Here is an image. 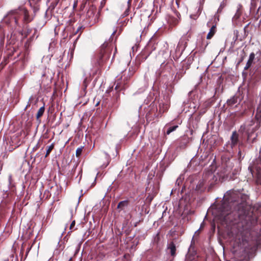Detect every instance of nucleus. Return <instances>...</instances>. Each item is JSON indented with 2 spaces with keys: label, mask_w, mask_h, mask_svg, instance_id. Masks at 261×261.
Listing matches in <instances>:
<instances>
[{
  "label": "nucleus",
  "mask_w": 261,
  "mask_h": 261,
  "mask_svg": "<svg viewBox=\"0 0 261 261\" xmlns=\"http://www.w3.org/2000/svg\"><path fill=\"white\" fill-rule=\"evenodd\" d=\"M174 6L173 5V4H172V6L171 7V9L172 10L173 12L175 13L176 16H177V17L179 18V14H178L177 11L175 9L174 10Z\"/></svg>",
  "instance_id": "nucleus-25"
},
{
  "label": "nucleus",
  "mask_w": 261,
  "mask_h": 261,
  "mask_svg": "<svg viewBox=\"0 0 261 261\" xmlns=\"http://www.w3.org/2000/svg\"><path fill=\"white\" fill-rule=\"evenodd\" d=\"M170 67L168 63L165 61L162 63L160 68L155 72V77L157 81L162 83H166L168 77L170 75Z\"/></svg>",
  "instance_id": "nucleus-1"
},
{
  "label": "nucleus",
  "mask_w": 261,
  "mask_h": 261,
  "mask_svg": "<svg viewBox=\"0 0 261 261\" xmlns=\"http://www.w3.org/2000/svg\"><path fill=\"white\" fill-rule=\"evenodd\" d=\"M19 12L23 15V19L25 22H29L32 20V19L30 17L28 11L26 9L22 8L19 10Z\"/></svg>",
  "instance_id": "nucleus-8"
},
{
  "label": "nucleus",
  "mask_w": 261,
  "mask_h": 261,
  "mask_svg": "<svg viewBox=\"0 0 261 261\" xmlns=\"http://www.w3.org/2000/svg\"><path fill=\"white\" fill-rule=\"evenodd\" d=\"M177 192V194H178L179 193V189H175L174 190L173 189L172 191H171V194H172L173 193V192Z\"/></svg>",
  "instance_id": "nucleus-29"
},
{
  "label": "nucleus",
  "mask_w": 261,
  "mask_h": 261,
  "mask_svg": "<svg viewBox=\"0 0 261 261\" xmlns=\"http://www.w3.org/2000/svg\"><path fill=\"white\" fill-rule=\"evenodd\" d=\"M8 190H4V192H5V193L7 192H8Z\"/></svg>",
  "instance_id": "nucleus-41"
},
{
  "label": "nucleus",
  "mask_w": 261,
  "mask_h": 261,
  "mask_svg": "<svg viewBox=\"0 0 261 261\" xmlns=\"http://www.w3.org/2000/svg\"><path fill=\"white\" fill-rule=\"evenodd\" d=\"M177 207L178 208L179 207V201L177 203Z\"/></svg>",
  "instance_id": "nucleus-39"
},
{
  "label": "nucleus",
  "mask_w": 261,
  "mask_h": 261,
  "mask_svg": "<svg viewBox=\"0 0 261 261\" xmlns=\"http://www.w3.org/2000/svg\"><path fill=\"white\" fill-rule=\"evenodd\" d=\"M144 79L145 80H146L147 79V73H146L144 74Z\"/></svg>",
  "instance_id": "nucleus-38"
},
{
  "label": "nucleus",
  "mask_w": 261,
  "mask_h": 261,
  "mask_svg": "<svg viewBox=\"0 0 261 261\" xmlns=\"http://www.w3.org/2000/svg\"><path fill=\"white\" fill-rule=\"evenodd\" d=\"M179 176L177 178V179H176V184L179 186Z\"/></svg>",
  "instance_id": "nucleus-32"
},
{
  "label": "nucleus",
  "mask_w": 261,
  "mask_h": 261,
  "mask_svg": "<svg viewBox=\"0 0 261 261\" xmlns=\"http://www.w3.org/2000/svg\"><path fill=\"white\" fill-rule=\"evenodd\" d=\"M152 38L150 39L149 43H151V42L152 41Z\"/></svg>",
  "instance_id": "nucleus-40"
},
{
  "label": "nucleus",
  "mask_w": 261,
  "mask_h": 261,
  "mask_svg": "<svg viewBox=\"0 0 261 261\" xmlns=\"http://www.w3.org/2000/svg\"><path fill=\"white\" fill-rule=\"evenodd\" d=\"M128 204L127 200H123L119 202L117 205L118 208H123V207L126 206Z\"/></svg>",
  "instance_id": "nucleus-16"
},
{
  "label": "nucleus",
  "mask_w": 261,
  "mask_h": 261,
  "mask_svg": "<svg viewBox=\"0 0 261 261\" xmlns=\"http://www.w3.org/2000/svg\"><path fill=\"white\" fill-rule=\"evenodd\" d=\"M126 84L125 82L120 81V79H118L116 82V85L115 88V90L116 92V95L114 98V100L116 102H117L119 97V94L118 93V92L123 90L125 89V85Z\"/></svg>",
  "instance_id": "nucleus-6"
},
{
  "label": "nucleus",
  "mask_w": 261,
  "mask_h": 261,
  "mask_svg": "<svg viewBox=\"0 0 261 261\" xmlns=\"http://www.w3.org/2000/svg\"><path fill=\"white\" fill-rule=\"evenodd\" d=\"M8 182H9V189H11L14 187V185L12 184V176L11 174H9L8 176Z\"/></svg>",
  "instance_id": "nucleus-20"
},
{
  "label": "nucleus",
  "mask_w": 261,
  "mask_h": 261,
  "mask_svg": "<svg viewBox=\"0 0 261 261\" xmlns=\"http://www.w3.org/2000/svg\"><path fill=\"white\" fill-rule=\"evenodd\" d=\"M96 10L94 8L88 9L86 14V18L90 25H92L98 21V13L96 14Z\"/></svg>",
  "instance_id": "nucleus-5"
},
{
  "label": "nucleus",
  "mask_w": 261,
  "mask_h": 261,
  "mask_svg": "<svg viewBox=\"0 0 261 261\" xmlns=\"http://www.w3.org/2000/svg\"><path fill=\"white\" fill-rule=\"evenodd\" d=\"M239 140V135L237 134L236 131H234L232 132L231 136L230 137V141H231V146L232 147L233 146L236 145L238 142Z\"/></svg>",
  "instance_id": "nucleus-7"
},
{
  "label": "nucleus",
  "mask_w": 261,
  "mask_h": 261,
  "mask_svg": "<svg viewBox=\"0 0 261 261\" xmlns=\"http://www.w3.org/2000/svg\"><path fill=\"white\" fill-rule=\"evenodd\" d=\"M237 102V98L234 97L227 100V103L228 105H233L236 103Z\"/></svg>",
  "instance_id": "nucleus-21"
},
{
  "label": "nucleus",
  "mask_w": 261,
  "mask_h": 261,
  "mask_svg": "<svg viewBox=\"0 0 261 261\" xmlns=\"http://www.w3.org/2000/svg\"><path fill=\"white\" fill-rule=\"evenodd\" d=\"M175 4L177 8L179 7V0H175Z\"/></svg>",
  "instance_id": "nucleus-31"
},
{
  "label": "nucleus",
  "mask_w": 261,
  "mask_h": 261,
  "mask_svg": "<svg viewBox=\"0 0 261 261\" xmlns=\"http://www.w3.org/2000/svg\"><path fill=\"white\" fill-rule=\"evenodd\" d=\"M82 28V27H79V28H78V29H77V30H76V32H75V34H77V33L79 32V31H80V30Z\"/></svg>",
  "instance_id": "nucleus-36"
},
{
  "label": "nucleus",
  "mask_w": 261,
  "mask_h": 261,
  "mask_svg": "<svg viewBox=\"0 0 261 261\" xmlns=\"http://www.w3.org/2000/svg\"><path fill=\"white\" fill-rule=\"evenodd\" d=\"M178 22V20L177 18L174 17V16H171L169 19V23L171 25H175Z\"/></svg>",
  "instance_id": "nucleus-13"
},
{
  "label": "nucleus",
  "mask_w": 261,
  "mask_h": 261,
  "mask_svg": "<svg viewBox=\"0 0 261 261\" xmlns=\"http://www.w3.org/2000/svg\"><path fill=\"white\" fill-rule=\"evenodd\" d=\"M14 42H15L14 35L12 34L11 35V37H10V40H9V43L10 44L14 43Z\"/></svg>",
  "instance_id": "nucleus-24"
},
{
  "label": "nucleus",
  "mask_w": 261,
  "mask_h": 261,
  "mask_svg": "<svg viewBox=\"0 0 261 261\" xmlns=\"http://www.w3.org/2000/svg\"><path fill=\"white\" fill-rule=\"evenodd\" d=\"M255 58V55L253 53H252L250 54L249 59L245 66V69H248L252 65L253 61Z\"/></svg>",
  "instance_id": "nucleus-9"
},
{
  "label": "nucleus",
  "mask_w": 261,
  "mask_h": 261,
  "mask_svg": "<svg viewBox=\"0 0 261 261\" xmlns=\"http://www.w3.org/2000/svg\"><path fill=\"white\" fill-rule=\"evenodd\" d=\"M45 108L44 106L41 107L39 110H38L37 115H36V118L37 119H38L41 116H42L44 112Z\"/></svg>",
  "instance_id": "nucleus-15"
},
{
  "label": "nucleus",
  "mask_w": 261,
  "mask_h": 261,
  "mask_svg": "<svg viewBox=\"0 0 261 261\" xmlns=\"http://www.w3.org/2000/svg\"><path fill=\"white\" fill-rule=\"evenodd\" d=\"M39 147V143H38L33 148V151H34L36 150Z\"/></svg>",
  "instance_id": "nucleus-27"
},
{
  "label": "nucleus",
  "mask_w": 261,
  "mask_h": 261,
  "mask_svg": "<svg viewBox=\"0 0 261 261\" xmlns=\"http://www.w3.org/2000/svg\"><path fill=\"white\" fill-rule=\"evenodd\" d=\"M83 146H81L80 147H78L76 149L75 154H76V156L77 158H80V156L82 154V151H83Z\"/></svg>",
  "instance_id": "nucleus-19"
},
{
  "label": "nucleus",
  "mask_w": 261,
  "mask_h": 261,
  "mask_svg": "<svg viewBox=\"0 0 261 261\" xmlns=\"http://www.w3.org/2000/svg\"><path fill=\"white\" fill-rule=\"evenodd\" d=\"M143 32H142V34L140 35V37H141V38L142 37V35H143Z\"/></svg>",
  "instance_id": "nucleus-42"
},
{
  "label": "nucleus",
  "mask_w": 261,
  "mask_h": 261,
  "mask_svg": "<svg viewBox=\"0 0 261 261\" xmlns=\"http://www.w3.org/2000/svg\"><path fill=\"white\" fill-rule=\"evenodd\" d=\"M54 145L53 143H52L50 145L47 146V148L46 149V154H45V158L47 157L49 154V153H50V152L51 151V150L54 148Z\"/></svg>",
  "instance_id": "nucleus-18"
},
{
  "label": "nucleus",
  "mask_w": 261,
  "mask_h": 261,
  "mask_svg": "<svg viewBox=\"0 0 261 261\" xmlns=\"http://www.w3.org/2000/svg\"><path fill=\"white\" fill-rule=\"evenodd\" d=\"M179 45V42L177 44V47H178Z\"/></svg>",
  "instance_id": "nucleus-43"
},
{
  "label": "nucleus",
  "mask_w": 261,
  "mask_h": 261,
  "mask_svg": "<svg viewBox=\"0 0 261 261\" xmlns=\"http://www.w3.org/2000/svg\"><path fill=\"white\" fill-rule=\"evenodd\" d=\"M88 83V81L87 78V77L85 78L84 80V81H83V85L85 88H86L87 87Z\"/></svg>",
  "instance_id": "nucleus-26"
},
{
  "label": "nucleus",
  "mask_w": 261,
  "mask_h": 261,
  "mask_svg": "<svg viewBox=\"0 0 261 261\" xmlns=\"http://www.w3.org/2000/svg\"><path fill=\"white\" fill-rule=\"evenodd\" d=\"M39 8L37 7H35L34 8V12L37 11L38 10Z\"/></svg>",
  "instance_id": "nucleus-34"
},
{
  "label": "nucleus",
  "mask_w": 261,
  "mask_h": 261,
  "mask_svg": "<svg viewBox=\"0 0 261 261\" xmlns=\"http://www.w3.org/2000/svg\"><path fill=\"white\" fill-rule=\"evenodd\" d=\"M169 234L171 238V239H172L173 241L168 244V250L172 256H174L175 255L176 251L175 243L176 242V237L178 236V234L177 233V231L175 228L171 229L170 230Z\"/></svg>",
  "instance_id": "nucleus-4"
},
{
  "label": "nucleus",
  "mask_w": 261,
  "mask_h": 261,
  "mask_svg": "<svg viewBox=\"0 0 261 261\" xmlns=\"http://www.w3.org/2000/svg\"><path fill=\"white\" fill-rule=\"evenodd\" d=\"M116 31H117V30H115V31L113 32V33L112 34V35H111V36L110 38L109 39V41H110V40H111V38H112V36H113V35H114L116 33Z\"/></svg>",
  "instance_id": "nucleus-33"
},
{
  "label": "nucleus",
  "mask_w": 261,
  "mask_h": 261,
  "mask_svg": "<svg viewBox=\"0 0 261 261\" xmlns=\"http://www.w3.org/2000/svg\"><path fill=\"white\" fill-rule=\"evenodd\" d=\"M35 35L36 34L33 33L32 35L27 40L24 44V46L26 48H29L31 45V43L35 39H36L38 37V35L36 36H35Z\"/></svg>",
  "instance_id": "nucleus-11"
},
{
  "label": "nucleus",
  "mask_w": 261,
  "mask_h": 261,
  "mask_svg": "<svg viewBox=\"0 0 261 261\" xmlns=\"http://www.w3.org/2000/svg\"><path fill=\"white\" fill-rule=\"evenodd\" d=\"M59 0H58V2H57V3H58L59 2Z\"/></svg>",
  "instance_id": "nucleus-44"
},
{
  "label": "nucleus",
  "mask_w": 261,
  "mask_h": 261,
  "mask_svg": "<svg viewBox=\"0 0 261 261\" xmlns=\"http://www.w3.org/2000/svg\"><path fill=\"white\" fill-rule=\"evenodd\" d=\"M216 25H213L211 28L210 31L207 35V39H210L214 36L216 32Z\"/></svg>",
  "instance_id": "nucleus-12"
},
{
  "label": "nucleus",
  "mask_w": 261,
  "mask_h": 261,
  "mask_svg": "<svg viewBox=\"0 0 261 261\" xmlns=\"http://www.w3.org/2000/svg\"><path fill=\"white\" fill-rule=\"evenodd\" d=\"M37 30L36 29H28L27 31L25 34V37H27L30 35L32 33L34 34H36Z\"/></svg>",
  "instance_id": "nucleus-17"
},
{
  "label": "nucleus",
  "mask_w": 261,
  "mask_h": 261,
  "mask_svg": "<svg viewBox=\"0 0 261 261\" xmlns=\"http://www.w3.org/2000/svg\"><path fill=\"white\" fill-rule=\"evenodd\" d=\"M168 105L164 102H160L159 106V111L160 113H163L168 109Z\"/></svg>",
  "instance_id": "nucleus-10"
},
{
  "label": "nucleus",
  "mask_w": 261,
  "mask_h": 261,
  "mask_svg": "<svg viewBox=\"0 0 261 261\" xmlns=\"http://www.w3.org/2000/svg\"><path fill=\"white\" fill-rule=\"evenodd\" d=\"M75 223V221H73L72 222V223H71L70 226V229H72V228L74 226Z\"/></svg>",
  "instance_id": "nucleus-30"
},
{
  "label": "nucleus",
  "mask_w": 261,
  "mask_h": 261,
  "mask_svg": "<svg viewBox=\"0 0 261 261\" xmlns=\"http://www.w3.org/2000/svg\"><path fill=\"white\" fill-rule=\"evenodd\" d=\"M178 127V125H174L173 126H169L166 131V134L169 135L170 133L175 130Z\"/></svg>",
  "instance_id": "nucleus-14"
},
{
  "label": "nucleus",
  "mask_w": 261,
  "mask_h": 261,
  "mask_svg": "<svg viewBox=\"0 0 261 261\" xmlns=\"http://www.w3.org/2000/svg\"><path fill=\"white\" fill-rule=\"evenodd\" d=\"M18 14V11L17 10L10 11L9 14L6 16L2 20V23H5L12 29H16L18 25V19L16 15ZM2 22L0 23V28H2Z\"/></svg>",
  "instance_id": "nucleus-3"
},
{
  "label": "nucleus",
  "mask_w": 261,
  "mask_h": 261,
  "mask_svg": "<svg viewBox=\"0 0 261 261\" xmlns=\"http://www.w3.org/2000/svg\"><path fill=\"white\" fill-rule=\"evenodd\" d=\"M44 195H46V198L50 196V194L48 191L45 190L44 192Z\"/></svg>",
  "instance_id": "nucleus-28"
},
{
  "label": "nucleus",
  "mask_w": 261,
  "mask_h": 261,
  "mask_svg": "<svg viewBox=\"0 0 261 261\" xmlns=\"http://www.w3.org/2000/svg\"><path fill=\"white\" fill-rule=\"evenodd\" d=\"M60 251L58 249H56L54 251V254H56L57 253H59Z\"/></svg>",
  "instance_id": "nucleus-35"
},
{
  "label": "nucleus",
  "mask_w": 261,
  "mask_h": 261,
  "mask_svg": "<svg viewBox=\"0 0 261 261\" xmlns=\"http://www.w3.org/2000/svg\"><path fill=\"white\" fill-rule=\"evenodd\" d=\"M112 47L109 46V43L105 41L100 46L99 53L97 56V62L99 65H101L107 60L110 57Z\"/></svg>",
  "instance_id": "nucleus-2"
},
{
  "label": "nucleus",
  "mask_w": 261,
  "mask_h": 261,
  "mask_svg": "<svg viewBox=\"0 0 261 261\" xmlns=\"http://www.w3.org/2000/svg\"><path fill=\"white\" fill-rule=\"evenodd\" d=\"M256 117L258 118H261V108H258L257 109V114Z\"/></svg>",
  "instance_id": "nucleus-23"
},
{
  "label": "nucleus",
  "mask_w": 261,
  "mask_h": 261,
  "mask_svg": "<svg viewBox=\"0 0 261 261\" xmlns=\"http://www.w3.org/2000/svg\"><path fill=\"white\" fill-rule=\"evenodd\" d=\"M127 9L125 10V12H124V15L125 16L127 15L128 14V13H129V8H130V0H128V2H127Z\"/></svg>",
  "instance_id": "nucleus-22"
},
{
  "label": "nucleus",
  "mask_w": 261,
  "mask_h": 261,
  "mask_svg": "<svg viewBox=\"0 0 261 261\" xmlns=\"http://www.w3.org/2000/svg\"><path fill=\"white\" fill-rule=\"evenodd\" d=\"M116 51H117V49H116V48H115V53H114V55H113V58H112V60L114 59Z\"/></svg>",
  "instance_id": "nucleus-37"
}]
</instances>
